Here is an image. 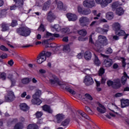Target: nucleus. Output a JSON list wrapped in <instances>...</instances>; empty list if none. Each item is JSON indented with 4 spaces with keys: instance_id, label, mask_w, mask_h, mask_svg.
Wrapping results in <instances>:
<instances>
[{
    "instance_id": "a18cd8bd",
    "label": "nucleus",
    "mask_w": 129,
    "mask_h": 129,
    "mask_svg": "<svg viewBox=\"0 0 129 129\" xmlns=\"http://www.w3.org/2000/svg\"><path fill=\"white\" fill-rule=\"evenodd\" d=\"M44 52V54H43V56H45V59H46L47 57H50L51 56V52H49V51H42L41 52V53H43Z\"/></svg>"
},
{
    "instance_id": "864d4df0",
    "label": "nucleus",
    "mask_w": 129,
    "mask_h": 129,
    "mask_svg": "<svg viewBox=\"0 0 129 129\" xmlns=\"http://www.w3.org/2000/svg\"><path fill=\"white\" fill-rule=\"evenodd\" d=\"M96 3L98 5H100L102 8V5H103L104 3V0H96Z\"/></svg>"
},
{
    "instance_id": "49530a36",
    "label": "nucleus",
    "mask_w": 129,
    "mask_h": 129,
    "mask_svg": "<svg viewBox=\"0 0 129 129\" xmlns=\"http://www.w3.org/2000/svg\"><path fill=\"white\" fill-rule=\"evenodd\" d=\"M119 3L118 2H114L112 5V9H116V8L119 7Z\"/></svg>"
},
{
    "instance_id": "9d476101",
    "label": "nucleus",
    "mask_w": 129,
    "mask_h": 129,
    "mask_svg": "<svg viewBox=\"0 0 129 129\" xmlns=\"http://www.w3.org/2000/svg\"><path fill=\"white\" fill-rule=\"evenodd\" d=\"M78 117L79 118V119H84V118H85L86 119H88V120H90V118L88 115H87V113H85V112L81 110L78 111Z\"/></svg>"
},
{
    "instance_id": "c756f323",
    "label": "nucleus",
    "mask_w": 129,
    "mask_h": 129,
    "mask_svg": "<svg viewBox=\"0 0 129 129\" xmlns=\"http://www.w3.org/2000/svg\"><path fill=\"white\" fill-rule=\"evenodd\" d=\"M70 122V119L69 118L66 119L64 120H63L61 123V125H62V126H67L69 124Z\"/></svg>"
},
{
    "instance_id": "4d7b16f0",
    "label": "nucleus",
    "mask_w": 129,
    "mask_h": 129,
    "mask_svg": "<svg viewBox=\"0 0 129 129\" xmlns=\"http://www.w3.org/2000/svg\"><path fill=\"white\" fill-rule=\"evenodd\" d=\"M7 76V74L5 73H3L1 75V78L3 80H6V77Z\"/></svg>"
},
{
    "instance_id": "774afa93",
    "label": "nucleus",
    "mask_w": 129,
    "mask_h": 129,
    "mask_svg": "<svg viewBox=\"0 0 129 129\" xmlns=\"http://www.w3.org/2000/svg\"><path fill=\"white\" fill-rule=\"evenodd\" d=\"M105 81H106V78L104 77H102V79H101L102 84H104V83H105Z\"/></svg>"
},
{
    "instance_id": "8fccbe9b",
    "label": "nucleus",
    "mask_w": 129,
    "mask_h": 129,
    "mask_svg": "<svg viewBox=\"0 0 129 129\" xmlns=\"http://www.w3.org/2000/svg\"><path fill=\"white\" fill-rule=\"evenodd\" d=\"M106 54H111L112 53V49L110 47L107 48L105 50Z\"/></svg>"
},
{
    "instance_id": "f704fd0d",
    "label": "nucleus",
    "mask_w": 129,
    "mask_h": 129,
    "mask_svg": "<svg viewBox=\"0 0 129 129\" xmlns=\"http://www.w3.org/2000/svg\"><path fill=\"white\" fill-rule=\"evenodd\" d=\"M112 3V0H104V3L102 4V8H105L107 7L109 4Z\"/></svg>"
},
{
    "instance_id": "58836bf2",
    "label": "nucleus",
    "mask_w": 129,
    "mask_h": 129,
    "mask_svg": "<svg viewBox=\"0 0 129 129\" xmlns=\"http://www.w3.org/2000/svg\"><path fill=\"white\" fill-rule=\"evenodd\" d=\"M114 29H115V31L116 32H118L120 30V24L118 23H116L114 24Z\"/></svg>"
},
{
    "instance_id": "0e129e2a",
    "label": "nucleus",
    "mask_w": 129,
    "mask_h": 129,
    "mask_svg": "<svg viewBox=\"0 0 129 129\" xmlns=\"http://www.w3.org/2000/svg\"><path fill=\"white\" fill-rule=\"evenodd\" d=\"M63 33H69L70 32V29L69 28H65L62 29Z\"/></svg>"
},
{
    "instance_id": "e433bc0d",
    "label": "nucleus",
    "mask_w": 129,
    "mask_h": 129,
    "mask_svg": "<svg viewBox=\"0 0 129 129\" xmlns=\"http://www.w3.org/2000/svg\"><path fill=\"white\" fill-rule=\"evenodd\" d=\"M63 51L64 52H70V46L69 44L64 45L63 47Z\"/></svg>"
},
{
    "instance_id": "72a5a7b5",
    "label": "nucleus",
    "mask_w": 129,
    "mask_h": 129,
    "mask_svg": "<svg viewBox=\"0 0 129 129\" xmlns=\"http://www.w3.org/2000/svg\"><path fill=\"white\" fill-rule=\"evenodd\" d=\"M90 14H91V10L89 9H87L83 10L82 15H83V16H87L88 15H90Z\"/></svg>"
},
{
    "instance_id": "a19ab883",
    "label": "nucleus",
    "mask_w": 129,
    "mask_h": 129,
    "mask_svg": "<svg viewBox=\"0 0 129 129\" xmlns=\"http://www.w3.org/2000/svg\"><path fill=\"white\" fill-rule=\"evenodd\" d=\"M85 110L86 112H87V113H89V114H92V110L90 108L87 106H85Z\"/></svg>"
},
{
    "instance_id": "39448f33",
    "label": "nucleus",
    "mask_w": 129,
    "mask_h": 129,
    "mask_svg": "<svg viewBox=\"0 0 129 129\" xmlns=\"http://www.w3.org/2000/svg\"><path fill=\"white\" fill-rule=\"evenodd\" d=\"M80 24L82 27H87L89 25L90 21L89 18L86 17H82L79 19Z\"/></svg>"
},
{
    "instance_id": "e2e57ef3",
    "label": "nucleus",
    "mask_w": 129,
    "mask_h": 129,
    "mask_svg": "<svg viewBox=\"0 0 129 129\" xmlns=\"http://www.w3.org/2000/svg\"><path fill=\"white\" fill-rule=\"evenodd\" d=\"M78 40L79 41L84 42L85 41H86V40H88V38L87 37L83 38L82 37H79Z\"/></svg>"
},
{
    "instance_id": "79ce46f5",
    "label": "nucleus",
    "mask_w": 129,
    "mask_h": 129,
    "mask_svg": "<svg viewBox=\"0 0 129 129\" xmlns=\"http://www.w3.org/2000/svg\"><path fill=\"white\" fill-rule=\"evenodd\" d=\"M116 34H117L118 36H124V35H125V32L123 30H119L116 32Z\"/></svg>"
},
{
    "instance_id": "13d9d810",
    "label": "nucleus",
    "mask_w": 129,
    "mask_h": 129,
    "mask_svg": "<svg viewBox=\"0 0 129 129\" xmlns=\"http://www.w3.org/2000/svg\"><path fill=\"white\" fill-rule=\"evenodd\" d=\"M78 11L81 15H82V13H83V9H82V7L78 6Z\"/></svg>"
},
{
    "instance_id": "2eb2a0df",
    "label": "nucleus",
    "mask_w": 129,
    "mask_h": 129,
    "mask_svg": "<svg viewBox=\"0 0 129 129\" xmlns=\"http://www.w3.org/2000/svg\"><path fill=\"white\" fill-rule=\"evenodd\" d=\"M33 99L31 100V102L33 104H36L37 105H40L42 103V101L39 98L35 97L34 98V96H32Z\"/></svg>"
},
{
    "instance_id": "20e7f679",
    "label": "nucleus",
    "mask_w": 129,
    "mask_h": 129,
    "mask_svg": "<svg viewBox=\"0 0 129 129\" xmlns=\"http://www.w3.org/2000/svg\"><path fill=\"white\" fill-rule=\"evenodd\" d=\"M108 86H112L114 89H118L120 88L121 84H120V80L116 79L113 80V81L109 80L107 82Z\"/></svg>"
},
{
    "instance_id": "603ef678",
    "label": "nucleus",
    "mask_w": 129,
    "mask_h": 129,
    "mask_svg": "<svg viewBox=\"0 0 129 129\" xmlns=\"http://www.w3.org/2000/svg\"><path fill=\"white\" fill-rule=\"evenodd\" d=\"M85 96H86V98H87V99H89V100H93V98H92V96H91V95H90V94H86Z\"/></svg>"
},
{
    "instance_id": "4468645a",
    "label": "nucleus",
    "mask_w": 129,
    "mask_h": 129,
    "mask_svg": "<svg viewBox=\"0 0 129 129\" xmlns=\"http://www.w3.org/2000/svg\"><path fill=\"white\" fill-rule=\"evenodd\" d=\"M47 21L49 22L50 23H52L54 20L56 19V16L54 15V14L52 13V12H49V13L48 14L47 16Z\"/></svg>"
},
{
    "instance_id": "2f4dec72",
    "label": "nucleus",
    "mask_w": 129,
    "mask_h": 129,
    "mask_svg": "<svg viewBox=\"0 0 129 129\" xmlns=\"http://www.w3.org/2000/svg\"><path fill=\"white\" fill-rule=\"evenodd\" d=\"M78 34H79L81 36H82L83 37H85V36L87 35V31L86 29H82L78 32Z\"/></svg>"
},
{
    "instance_id": "052dcab7",
    "label": "nucleus",
    "mask_w": 129,
    "mask_h": 129,
    "mask_svg": "<svg viewBox=\"0 0 129 129\" xmlns=\"http://www.w3.org/2000/svg\"><path fill=\"white\" fill-rule=\"evenodd\" d=\"M17 8H18V6H17V5L15 4L10 7V10L11 11H13L14 10H16Z\"/></svg>"
},
{
    "instance_id": "4c0bfd02",
    "label": "nucleus",
    "mask_w": 129,
    "mask_h": 129,
    "mask_svg": "<svg viewBox=\"0 0 129 129\" xmlns=\"http://www.w3.org/2000/svg\"><path fill=\"white\" fill-rule=\"evenodd\" d=\"M41 94H42V92L41 90H37L35 94H34L33 96L34 98L37 97V98H40V96H41Z\"/></svg>"
},
{
    "instance_id": "f8f14e48",
    "label": "nucleus",
    "mask_w": 129,
    "mask_h": 129,
    "mask_svg": "<svg viewBox=\"0 0 129 129\" xmlns=\"http://www.w3.org/2000/svg\"><path fill=\"white\" fill-rule=\"evenodd\" d=\"M54 37V38H59V37H60V35L57 33L52 34L49 32H46V38H50L48 41H49V40H54V37Z\"/></svg>"
},
{
    "instance_id": "338daca9",
    "label": "nucleus",
    "mask_w": 129,
    "mask_h": 129,
    "mask_svg": "<svg viewBox=\"0 0 129 129\" xmlns=\"http://www.w3.org/2000/svg\"><path fill=\"white\" fill-rule=\"evenodd\" d=\"M123 95V94L121 93H118L115 94V97H120L121 96H122Z\"/></svg>"
},
{
    "instance_id": "7ed1b4c3",
    "label": "nucleus",
    "mask_w": 129,
    "mask_h": 129,
    "mask_svg": "<svg viewBox=\"0 0 129 129\" xmlns=\"http://www.w3.org/2000/svg\"><path fill=\"white\" fill-rule=\"evenodd\" d=\"M17 33L19 34V35H20V36L28 37V36H30L31 34V30H30L29 28L24 26L17 29Z\"/></svg>"
},
{
    "instance_id": "3c124183",
    "label": "nucleus",
    "mask_w": 129,
    "mask_h": 129,
    "mask_svg": "<svg viewBox=\"0 0 129 129\" xmlns=\"http://www.w3.org/2000/svg\"><path fill=\"white\" fill-rule=\"evenodd\" d=\"M35 115L37 118H39L43 115V112H42L41 111H37Z\"/></svg>"
},
{
    "instance_id": "f3484780",
    "label": "nucleus",
    "mask_w": 129,
    "mask_h": 129,
    "mask_svg": "<svg viewBox=\"0 0 129 129\" xmlns=\"http://www.w3.org/2000/svg\"><path fill=\"white\" fill-rule=\"evenodd\" d=\"M55 118L56 119L57 122H61L65 118V115L63 114H58L55 116Z\"/></svg>"
},
{
    "instance_id": "680f3d73",
    "label": "nucleus",
    "mask_w": 129,
    "mask_h": 129,
    "mask_svg": "<svg viewBox=\"0 0 129 129\" xmlns=\"http://www.w3.org/2000/svg\"><path fill=\"white\" fill-rule=\"evenodd\" d=\"M0 50H2V51H9V49L6 47L4 45H2L0 47Z\"/></svg>"
},
{
    "instance_id": "7c9ffc66",
    "label": "nucleus",
    "mask_w": 129,
    "mask_h": 129,
    "mask_svg": "<svg viewBox=\"0 0 129 129\" xmlns=\"http://www.w3.org/2000/svg\"><path fill=\"white\" fill-rule=\"evenodd\" d=\"M51 30L52 31H56V32H59V31L61 30V28H60V26H59V25L55 24L52 27Z\"/></svg>"
},
{
    "instance_id": "37998d69",
    "label": "nucleus",
    "mask_w": 129,
    "mask_h": 129,
    "mask_svg": "<svg viewBox=\"0 0 129 129\" xmlns=\"http://www.w3.org/2000/svg\"><path fill=\"white\" fill-rule=\"evenodd\" d=\"M23 128V124L21 123H18L15 126L14 129H22Z\"/></svg>"
},
{
    "instance_id": "09e8293b",
    "label": "nucleus",
    "mask_w": 129,
    "mask_h": 129,
    "mask_svg": "<svg viewBox=\"0 0 129 129\" xmlns=\"http://www.w3.org/2000/svg\"><path fill=\"white\" fill-rule=\"evenodd\" d=\"M104 71H105V70H104V69H103V68H100L99 71V76H102V75H103V74H104Z\"/></svg>"
},
{
    "instance_id": "6ab92c4d",
    "label": "nucleus",
    "mask_w": 129,
    "mask_h": 129,
    "mask_svg": "<svg viewBox=\"0 0 129 129\" xmlns=\"http://www.w3.org/2000/svg\"><path fill=\"white\" fill-rule=\"evenodd\" d=\"M99 107H98L97 108V110H98L99 112H100V113H105V112H106V109L105 108V107L101 104H100L99 105Z\"/></svg>"
},
{
    "instance_id": "ea45409f",
    "label": "nucleus",
    "mask_w": 129,
    "mask_h": 129,
    "mask_svg": "<svg viewBox=\"0 0 129 129\" xmlns=\"http://www.w3.org/2000/svg\"><path fill=\"white\" fill-rule=\"evenodd\" d=\"M30 81H31V80L28 78H25L22 80V83L23 84H28V83H30Z\"/></svg>"
},
{
    "instance_id": "a211bd4d",
    "label": "nucleus",
    "mask_w": 129,
    "mask_h": 129,
    "mask_svg": "<svg viewBox=\"0 0 129 129\" xmlns=\"http://www.w3.org/2000/svg\"><path fill=\"white\" fill-rule=\"evenodd\" d=\"M84 57L85 59L87 60H91L92 54H91V52H90V51H87L85 52Z\"/></svg>"
},
{
    "instance_id": "f03ea898",
    "label": "nucleus",
    "mask_w": 129,
    "mask_h": 129,
    "mask_svg": "<svg viewBox=\"0 0 129 129\" xmlns=\"http://www.w3.org/2000/svg\"><path fill=\"white\" fill-rule=\"evenodd\" d=\"M108 44V42L106 37L103 35H99L95 45L97 48H101V46H107Z\"/></svg>"
},
{
    "instance_id": "9b49d317",
    "label": "nucleus",
    "mask_w": 129,
    "mask_h": 129,
    "mask_svg": "<svg viewBox=\"0 0 129 129\" xmlns=\"http://www.w3.org/2000/svg\"><path fill=\"white\" fill-rule=\"evenodd\" d=\"M44 61H46V56L44 55V52H41L37 56V62L38 64H42Z\"/></svg>"
},
{
    "instance_id": "393cba45",
    "label": "nucleus",
    "mask_w": 129,
    "mask_h": 129,
    "mask_svg": "<svg viewBox=\"0 0 129 129\" xmlns=\"http://www.w3.org/2000/svg\"><path fill=\"white\" fill-rule=\"evenodd\" d=\"M124 13V11L121 7H119L116 10V15H118V16H121L122 15H123Z\"/></svg>"
},
{
    "instance_id": "f257e3e1",
    "label": "nucleus",
    "mask_w": 129,
    "mask_h": 129,
    "mask_svg": "<svg viewBox=\"0 0 129 129\" xmlns=\"http://www.w3.org/2000/svg\"><path fill=\"white\" fill-rule=\"evenodd\" d=\"M49 82L50 84H51V85H54L55 84L56 85H60V86H61V87L63 86V88H64L66 90H67V91L70 92V93L73 94V95H75V94H76V92H75L74 90L71 89L69 87L66 86V85L61 84V83H60V82L59 81V79L55 75L53 74L50 75L49 77Z\"/></svg>"
},
{
    "instance_id": "cd10ccee",
    "label": "nucleus",
    "mask_w": 129,
    "mask_h": 129,
    "mask_svg": "<svg viewBox=\"0 0 129 129\" xmlns=\"http://www.w3.org/2000/svg\"><path fill=\"white\" fill-rule=\"evenodd\" d=\"M113 13L111 12H108L106 14V19H107V20H109V21L112 20V19H113Z\"/></svg>"
},
{
    "instance_id": "de8ad7c7",
    "label": "nucleus",
    "mask_w": 129,
    "mask_h": 129,
    "mask_svg": "<svg viewBox=\"0 0 129 129\" xmlns=\"http://www.w3.org/2000/svg\"><path fill=\"white\" fill-rule=\"evenodd\" d=\"M38 30L40 32H45V26L41 24L38 28Z\"/></svg>"
},
{
    "instance_id": "69168bd1",
    "label": "nucleus",
    "mask_w": 129,
    "mask_h": 129,
    "mask_svg": "<svg viewBox=\"0 0 129 129\" xmlns=\"http://www.w3.org/2000/svg\"><path fill=\"white\" fill-rule=\"evenodd\" d=\"M103 29H104V30H107V32H108V30H109V26H108L107 24H105L103 26Z\"/></svg>"
},
{
    "instance_id": "6e6552de",
    "label": "nucleus",
    "mask_w": 129,
    "mask_h": 129,
    "mask_svg": "<svg viewBox=\"0 0 129 129\" xmlns=\"http://www.w3.org/2000/svg\"><path fill=\"white\" fill-rule=\"evenodd\" d=\"M15 98V94H14V92L12 91H9L7 96H5V100L6 101H14Z\"/></svg>"
},
{
    "instance_id": "473e14b6",
    "label": "nucleus",
    "mask_w": 129,
    "mask_h": 129,
    "mask_svg": "<svg viewBox=\"0 0 129 129\" xmlns=\"http://www.w3.org/2000/svg\"><path fill=\"white\" fill-rule=\"evenodd\" d=\"M27 129H39V126L36 124H30L28 125Z\"/></svg>"
},
{
    "instance_id": "5fc2aeb1",
    "label": "nucleus",
    "mask_w": 129,
    "mask_h": 129,
    "mask_svg": "<svg viewBox=\"0 0 129 129\" xmlns=\"http://www.w3.org/2000/svg\"><path fill=\"white\" fill-rule=\"evenodd\" d=\"M92 13L93 14V15L94 16H96V17H100V16L101 15V13H99L97 14V11L96 10H93L92 11Z\"/></svg>"
},
{
    "instance_id": "c85d7f7f",
    "label": "nucleus",
    "mask_w": 129,
    "mask_h": 129,
    "mask_svg": "<svg viewBox=\"0 0 129 129\" xmlns=\"http://www.w3.org/2000/svg\"><path fill=\"white\" fill-rule=\"evenodd\" d=\"M15 4L18 8H22L24 6V0H17L15 2Z\"/></svg>"
},
{
    "instance_id": "5701e85b",
    "label": "nucleus",
    "mask_w": 129,
    "mask_h": 129,
    "mask_svg": "<svg viewBox=\"0 0 129 129\" xmlns=\"http://www.w3.org/2000/svg\"><path fill=\"white\" fill-rule=\"evenodd\" d=\"M8 78L11 81V86H15L16 85V80L13 78V74H9L8 76Z\"/></svg>"
},
{
    "instance_id": "c9c22d12",
    "label": "nucleus",
    "mask_w": 129,
    "mask_h": 129,
    "mask_svg": "<svg viewBox=\"0 0 129 129\" xmlns=\"http://www.w3.org/2000/svg\"><path fill=\"white\" fill-rule=\"evenodd\" d=\"M96 31L97 33H100V34H103V33H107V30H104V29L101 28L100 27L97 28Z\"/></svg>"
},
{
    "instance_id": "b1692460",
    "label": "nucleus",
    "mask_w": 129,
    "mask_h": 129,
    "mask_svg": "<svg viewBox=\"0 0 129 129\" xmlns=\"http://www.w3.org/2000/svg\"><path fill=\"white\" fill-rule=\"evenodd\" d=\"M51 5V1H48L44 3V6L42 7L43 11H47L49 8H50V6Z\"/></svg>"
},
{
    "instance_id": "dca6fc26",
    "label": "nucleus",
    "mask_w": 129,
    "mask_h": 129,
    "mask_svg": "<svg viewBox=\"0 0 129 129\" xmlns=\"http://www.w3.org/2000/svg\"><path fill=\"white\" fill-rule=\"evenodd\" d=\"M129 106V100L128 99H122L121 100V107L124 108Z\"/></svg>"
},
{
    "instance_id": "bf43d9fd",
    "label": "nucleus",
    "mask_w": 129,
    "mask_h": 129,
    "mask_svg": "<svg viewBox=\"0 0 129 129\" xmlns=\"http://www.w3.org/2000/svg\"><path fill=\"white\" fill-rule=\"evenodd\" d=\"M106 116L107 117V118H109V119H110V118H111V116H112V117H115V115H114L111 113H110L109 115H108V114L106 115Z\"/></svg>"
},
{
    "instance_id": "412c9836",
    "label": "nucleus",
    "mask_w": 129,
    "mask_h": 129,
    "mask_svg": "<svg viewBox=\"0 0 129 129\" xmlns=\"http://www.w3.org/2000/svg\"><path fill=\"white\" fill-rule=\"evenodd\" d=\"M127 78H128V76H127L126 73L124 72L123 76L121 78V82L123 85H124V84H125Z\"/></svg>"
},
{
    "instance_id": "c03bdc74",
    "label": "nucleus",
    "mask_w": 129,
    "mask_h": 129,
    "mask_svg": "<svg viewBox=\"0 0 129 129\" xmlns=\"http://www.w3.org/2000/svg\"><path fill=\"white\" fill-rule=\"evenodd\" d=\"M58 10H62L63 9V3L60 1L57 2Z\"/></svg>"
},
{
    "instance_id": "aec40b11",
    "label": "nucleus",
    "mask_w": 129,
    "mask_h": 129,
    "mask_svg": "<svg viewBox=\"0 0 129 129\" xmlns=\"http://www.w3.org/2000/svg\"><path fill=\"white\" fill-rule=\"evenodd\" d=\"M10 24H7L6 23H3L2 24V31L3 32H6V31H9L10 29Z\"/></svg>"
},
{
    "instance_id": "4be33fe9",
    "label": "nucleus",
    "mask_w": 129,
    "mask_h": 129,
    "mask_svg": "<svg viewBox=\"0 0 129 129\" xmlns=\"http://www.w3.org/2000/svg\"><path fill=\"white\" fill-rule=\"evenodd\" d=\"M42 109L44 111L48 112V113H52V112H53V110L51 109L50 106H48L47 105H44L43 106H42Z\"/></svg>"
},
{
    "instance_id": "ddd939ff",
    "label": "nucleus",
    "mask_w": 129,
    "mask_h": 129,
    "mask_svg": "<svg viewBox=\"0 0 129 129\" xmlns=\"http://www.w3.org/2000/svg\"><path fill=\"white\" fill-rule=\"evenodd\" d=\"M67 17L69 21H73V22H75L77 20V16L75 14L72 13H69L67 14Z\"/></svg>"
},
{
    "instance_id": "bb28decb",
    "label": "nucleus",
    "mask_w": 129,
    "mask_h": 129,
    "mask_svg": "<svg viewBox=\"0 0 129 129\" xmlns=\"http://www.w3.org/2000/svg\"><path fill=\"white\" fill-rule=\"evenodd\" d=\"M95 59L94 60V63H95L96 66H99L100 65V60H99V58H98V57L96 56V54L95 53H94Z\"/></svg>"
},
{
    "instance_id": "423d86ee",
    "label": "nucleus",
    "mask_w": 129,
    "mask_h": 129,
    "mask_svg": "<svg viewBox=\"0 0 129 129\" xmlns=\"http://www.w3.org/2000/svg\"><path fill=\"white\" fill-rule=\"evenodd\" d=\"M101 55L104 58H107V59H105L104 61V66H105V67H110L113 64L112 60L110 58H108V55L102 53H101Z\"/></svg>"
},
{
    "instance_id": "a878e982",
    "label": "nucleus",
    "mask_w": 129,
    "mask_h": 129,
    "mask_svg": "<svg viewBox=\"0 0 129 129\" xmlns=\"http://www.w3.org/2000/svg\"><path fill=\"white\" fill-rule=\"evenodd\" d=\"M20 108L23 111L29 110V107L26 103H22L20 105Z\"/></svg>"
},
{
    "instance_id": "0eeeda50",
    "label": "nucleus",
    "mask_w": 129,
    "mask_h": 129,
    "mask_svg": "<svg viewBox=\"0 0 129 129\" xmlns=\"http://www.w3.org/2000/svg\"><path fill=\"white\" fill-rule=\"evenodd\" d=\"M83 6L85 8L92 9L93 7H95V2L94 1L86 0L83 2Z\"/></svg>"
},
{
    "instance_id": "6e6d98bb",
    "label": "nucleus",
    "mask_w": 129,
    "mask_h": 129,
    "mask_svg": "<svg viewBox=\"0 0 129 129\" xmlns=\"http://www.w3.org/2000/svg\"><path fill=\"white\" fill-rule=\"evenodd\" d=\"M18 25V21L17 20H13L11 23L12 27H16Z\"/></svg>"
},
{
    "instance_id": "1a4fd4ad",
    "label": "nucleus",
    "mask_w": 129,
    "mask_h": 129,
    "mask_svg": "<svg viewBox=\"0 0 129 129\" xmlns=\"http://www.w3.org/2000/svg\"><path fill=\"white\" fill-rule=\"evenodd\" d=\"M84 83L87 86L92 85L94 83L93 79L89 76H86L84 79Z\"/></svg>"
}]
</instances>
